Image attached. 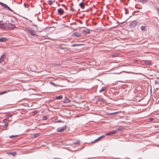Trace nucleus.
<instances>
[{
  "instance_id": "nucleus-1",
  "label": "nucleus",
  "mask_w": 159,
  "mask_h": 159,
  "mask_svg": "<svg viewBox=\"0 0 159 159\" xmlns=\"http://www.w3.org/2000/svg\"><path fill=\"white\" fill-rule=\"evenodd\" d=\"M25 31L29 33L31 35L34 36H37V35L35 34V32L34 30H32V28H26L25 29Z\"/></svg>"
},
{
  "instance_id": "nucleus-2",
  "label": "nucleus",
  "mask_w": 159,
  "mask_h": 159,
  "mask_svg": "<svg viewBox=\"0 0 159 159\" xmlns=\"http://www.w3.org/2000/svg\"><path fill=\"white\" fill-rule=\"evenodd\" d=\"M84 29H80V32L82 33V34L84 35H86V34H89L90 33V30L88 29L84 28Z\"/></svg>"
},
{
  "instance_id": "nucleus-3",
  "label": "nucleus",
  "mask_w": 159,
  "mask_h": 159,
  "mask_svg": "<svg viewBox=\"0 0 159 159\" xmlns=\"http://www.w3.org/2000/svg\"><path fill=\"white\" fill-rule=\"evenodd\" d=\"M87 5L84 3L83 1L80 2V7L82 9H84L85 10L83 11H81L82 12L85 11H88V10L87 8L85 9V7H87Z\"/></svg>"
},
{
  "instance_id": "nucleus-4",
  "label": "nucleus",
  "mask_w": 159,
  "mask_h": 159,
  "mask_svg": "<svg viewBox=\"0 0 159 159\" xmlns=\"http://www.w3.org/2000/svg\"><path fill=\"white\" fill-rule=\"evenodd\" d=\"M138 24V22L136 21H132L130 25H129V27L130 28H133L135 26H136Z\"/></svg>"
},
{
  "instance_id": "nucleus-5",
  "label": "nucleus",
  "mask_w": 159,
  "mask_h": 159,
  "mask_svg": "<svg viewBox=\"0 0 159 159\" xmlns=\"http://www.w3.org/2000/svg\"><path fill=\"white\" fill-rule=\"evenodd\" d=\"M81 102H80V109H84L87 104L86 102L85 101Z\"/></svg>"
},
{
  "instance_id": "nucleus-6",
  "label": "nucleus",
  "mask_w": 159,
  "mask_h": 159,
  "mask_svg": "<svg viewBox=\"0 0 159 159\" xmlns=\"http://www.w3.org/2000/svg\"><path fill=\"white\" fill-rule=\"evenodd\" d=\"M66 128V125H65L63 127H59L57 129V132H61L65 130Z\"/></svg>"
},
{
  "instance_id": "nucleus-7",
  "label": "nucleus",
  "mask_w": 159,
  "mask_h": 159,
  "mask_svg": "<svg viewBox=\"0 0 159 159\" xmlns=\"http://www.w3.org/2000/svg\"><path fill=\"white\" fill-rule=\"evenodd\" d=\"M6 26L8 28V29L12 30L16 27L15 26L11 23H8L7 24Z\"/></svg>"
},
{
  "instance_id": "nucleus-8",
  "label": "nucleus",
  "mask_w": 159,
  "mask_h": 159,
  "mask_svg": "<svg viewBox=\"0 0 159 159\" xmlns=\"http://www.w3.org/2000/svg\"><path fill=\"white\" fill-rule=\"evenodd\" d=\"M6 54L4 53L2 54L0 58V63L4 61L6 58Z\"/></svg>"
},
{
  "instance_id": "nucleus-9",
  "label": "nucleus",
  "mask_w": 159,
  "mask_h": 159,
  "mask_svg": "<svg viewBox=\"0 0 159 159\" xmlns=\"http://www.w3.org/2000/svg\"><path fill=\"white\" fill-rule=\"evenodd\" d=\"M8 39L5 37L0 38V42H5L7 41Z\"/></svg>"
},
{
  "instance_id": "nucleus-10",
  "label": "nucleus",
  "mask_w": 159,
  "mask_h": 159,
  "mask_svg": "<svg viewBox=\"0 0 159 159\" xmlns=\"http://www.w3.org/2000/svg\"><path fill=\"white\" fill-rule=\"evenodd\" d=\"M105 137V136L104 135H102L101 136L98 137V139H96L95 140L91 142V143H93L97 141H99L101 139Z\"/></svg>"
},
{
  "instance_id": "nucleus-11",
  "label": "nucleus",
  "mask_w": 159,
  "mask_h": 159,
  "mask_svg": "<svg viewBox=\"0 0 159 159\" xmlns=\"http://www.w3.org/2000/svg\"><path fill=\"white\" fill-rule=\"evenodd\" d=\"M58 12L59 15H61L64 13V11L61 8H59L58 10Z\"/></svg>"
},
{
  "instance_id": "nucleus-12",
  "label": "nucleus",
  "mask_w": 159,
  "mask_h": 159,
  "mask_svg": "<svg viewBox=\"0 0 159 159\" xmlns=\"http://www.w3.org/2000/svg\"><path fill=\"white\" fill-rule=\"evenodd\" d=\"M87 25L86 22L85 21H84V25H80V29H82L85 28L86 26Z\"/></svg>"
},
{
  "instance_id": "nucleus-13",
  "label": "nucleus",
  "mask_w": 159,
  "mask_h": 159,
  "mask_svg": "<svg viewBox=\"0 0 159 159\" xmlns=\"http://www.w3.org/2000/svg\"><path fill=\"white\" fill-rule=\"evenodd\" d=\"M70 100L68 98L66 97L65 99L63 102V103H68L70 102Z\"/></svg>"
},
{
  "instance_id": "nucleus-14",
  "label": "nucleus",
  "mask_w": 159,
  "mask_h": 159,
  "mask_svg": "<svg viewBox=\"0 0 159 159\" xmlns=\"http://www.w3.org/2000/svg\"><path fill=\"white\" fill-rule=\"evenodd\" d=\"M16 152H11L7 153V154L8 155H13V156H14L15 155H16Z\"/></svg>"
},
{
  "instance_id": "nucleus-15",
  "label": "nucleus",
  "mask_w": 159,
  "mask_h": 159,
  "mask_svg": "<svg viewBox=\"0 0 159 159\" xmlns=\"http://www.w3.org/2000/svg\"><path fill=\"white\" fill-rule=\"evenodd\" d=\"M139 2H141L142 4L145 3L147 1V0H138Z\"/></svg>"
},
{
  "instance_id": "nucleus-16",
  "label": "nucleus",
  "mask_w": 159,
  "mask_h": 159,
  "mask_svg": "<svg viewBox=\"0 0 159 159\" xmlns=\"http://www.w3.org/2000/svg\"><path fill=\"white\" fill-rule=\"evenodd\" d=\"M9 91V90H6L4 91H2L0 92V95H2L6 93Z\"/></svg>"
},
{
  "instance_id": "nucleus-17",
  "label": "nucleus",
  "mask_w": 159,
  "mask_h": 159,
  "mask_svg": "<svg viewBox=\"0 0 159 159\" xmlns=\"http://www.w3.org/2000/svg\"><path fill=\"white\" fill-rule=\"evenodd\" d=\"M145 63L148 65L150 66L151 65V63L148 61H145Z\"/></svg>"
},
{
  "instance_id": "nucleus-18",
  "label": "nucleus",
  "mask_w": 159,
  "mask_h": 159,
  "mask_svg": "<svg viewBox=\"0 0 159 159\" xmlns=\"http://www.w3.org/2000/svg\"><path fill=\"white\" fill-rule=\"evenodd\" d=\"M62 98V96L61 95H59L58 97H56V99H61Z\"/></svg>"
},
{
  "instance_id": "nucleus-19",
  "label": "nucleus",
  "mask_w": 159,
  "mask_h": 159,
  "mask_svg": "<svg viewBox=\"0 0 159 159\" xmlns=\"http://www.w3.org/2000/svg\"><path fill=\"white\" fill-rule=\"evenodd\" d=\"M50 84H52L55 87H57L58 86V85L56 84H54V83L52 82H51V81L50 82Z\"/></svg>"
},
{
  "instance_id": "nucleus-20",
  "label": "nucleus",
  "mask_w": 159,
  "mask_h": 159,
  "mask_svg": "<svg viewBox=\"0 0 159 159\" xmlns=\"http://www.w3.org/2000/svg\"><path fill=\"white\" fill-rule=\"evenodd\" d=\"M146 28V27L145 26H142L141 27V29L143 31L145 30Z\"/></svg>"
},
{
  "instance_id": "nucleus-21",
  "label": "nucleus",
  "mask_w": 159,
  "mask_h": 159,
  "mask_svg": "<svg viewBox=\"0 0 159 159\" xmlns=\"http://www.w3.org/2000/svg\"><path fill=\"white\" fill-rule=\"evenodd\" d=\"M1 5L2 6H3L4 7H6V8H7V7H8V6L7 5L4 4L3 3H1Z\"/></svg>"
},
{
  "instance_id": "nucleus-22",
  "label": "nucleus",
  "mask_w": 159,
  "mask_h": 159,
  "mask_svg": "<svg viewBox=\"0 0 159 159\" xmlns=\"http://www.w3.org/2000/svg\"><path fill=\"white\" fill-rule=\"evenodd\" d=\"M40 135V134L39 133H37L34 134V137L36 138Z\"/></svg>"
},
{
  "instance_id": "nucleus-23",
  "label": "nucleus",
  "mask_w": 159,
  "mask_h": 159,
  "mask_svg": "<svg viewBox=\"0 0 159 159\" xmlns=\"http://www.w3.org/2000/svg\"><path fill=\"white\" fill-rule=\"evenodd\" d=\"M111 134H115L117 133V131L116 130H113V131H111Z\"/></svg>"
},
{
  "instance_id": "nucleus-24",
  "label": "nucleus",
  "mask_w": 159,
  "mask_h": 159,
  "mask_svg": "<svg viewBox=\"0 0 159 159\" xmlns=\"http://www.w3.org/2000/svg\"><path fill=\"white\" fill-rule=\"evenodd\" d=\"M48 3L50 5H51L52 4L53 2L51 0H49L48 1Z\"/></svg>"
},
{
  "instance_id": "nucleus-25",
  "label": "nucleus",
  "mask_w": 159,
  "mask_h": 159,
  "mask_svg": "<svg viewBox=\"0 0 159 159\" xmlns=\"http://www.w3.org/2000/svg\"><path fill=\"white\" fill-rule=\"evenodd\" d=\"M105 88L104 87H102L101 88V89H100L99 90V92H102V91H104L105 90Z\"/></svg>"
},
{
  "instance_id": "nucleus-26",
  "label": "nucleus",
  "mask_w": 159,
  "mask_h": 159,
  "mask_svg": "<svg viewBox=\"0 0 159 159\" xmlns=\"http://www.w3.org/2000/svg\"><path fill=\"white\" fill-rule=\"evenodd\" d=\"M24 6L25 8H27L29 7V5H27L26 3H25Z\"/></svg>"
},
{
  "instance_id": "nucleus-27",
  "label": "nucleus",
  "mask_w": 159,
  "mask_h": 159,
  "mask_svg": "<svg viewBox=\"0 0 159 159\" xmlns=\"http://www.w3.org/2000/svg\"><path fill=\"white\" fill-rule=\"evenodd\" d=\"M118 54L117 53H115L113 54L112 55V57H115L117 56Z\"/></svg>"
},
{
  "instance_id": "nucleus-28",
  "label": "nucleus",
  "mask_w": 159,
  "mask_h": 159,
  "mask_svg": "<svg viewBox=\"0 0 159 159\" xmlns=\"http://www.w3.org/2000/svg\"><path fill=\"white\" fill-rule=\"evenodd\" d=\"M55 123H60V122H62V123H64L65 122H64V121H62L61 120H58L57 121H56L55 122Z\"/></svg>"
},
{
  "instance_id": "nucleus-29",
  "label": "nucleus",
  "mask_w": 159,
  "mask_h": 159,
  "mask_svg": "<svg viewBox=\"0 0 159 159\" xmlns=\"http://www.w3.org/2000/svg\"><path fill=\"white\" fill-rule=\"evenodd\" d=\"M118 113V112H113V113H110V114H109V115H114V114H116L117 113Z\"/></svg>"
},
{
  "instance_id": "nucleus-30",
  "label": "nucleus",
  "mask_w": 159,
  "mask_h": 159,
  "mask_svg": "<svg viewBox=\"0 0 159 159\" xmlns=\"http://www.w3.org/2000/svg\"><path fill=\"white\" fill-rule=\"evenodd\" d=\"M11 116V114H7V115H6V116L7 118H9V117H10Z\"/></svg>"
},
{
  "instance_id": "nucleus-31",
  "label": "nucleus",
  "mask_w": 159,
  "mask_h": 159,
  "mask_svg": "<svg viewBox=\"0 0 159 159\" xmlns=\"http://www.w3.org/2000/svg\"><path fill=\"white\" fill-rule=\"evenodd\" d=\"M47 119V116H43V120H46Z\"/></svg>"
},
{
  "instance_id": "nucleus-32",
  "label": "nucleus",
  "mask_w": 159,
  "mask_h": 159,
  "mask_svg": "<svg viewBox=\"0 0 159 159\" xmlns=\"http://www.w3.org/2000/svg\"><path fill=\"white\" fill-rule=\"evenodd\" d=\"M122 130V129L120 128H117L116 129V130L117 131V133L118 131H120Z\"/></svg>"
},
{
  "instance_id": "nucleus-33",
  "label": "nucleus",
  "mask_w": 159,
  "mask_h": 159,
  "mask_svg": "<svg viewBox=\"0 0 159 159\" xmlns=\"http://www.w3.org/2000/svg\"><path fill=\"white\" fill-rule=\"evenodd\" d=\"M8 126V124H5L3 126V127L4 128H6Z\"/></svg>"
},
{
  "instance_id": "nucleus-34",
  "label": "nucleus",
  "mask_w": 159,
  "mask_h": 159,
  "mask_svg": "<svg viewBox=\"0 0 159 159\" xmlns=\"http://www.w3.org/2000/svg\"><path fill=\"white\" fill-rule=\"evenodd\" d=\"M17 136V135H16V136H14V135H11V136H10L9 137L10 138H15Z\"/></svg>"
},
{
  "instance_id": "nucleus-35",
  "label": "nucleus",
  "mask_w": 159,
  "mask_h": 159,
  "mask_svg": "<svg viewBox=\"0 0 159 159\" xmlns=\"http://www.w3.org/2000/svg\"><path fill=\"white\" fill-rule=\"evenodd\" d=\"M111 134V132H109V133L106 134V136H108V135H110Z\"/></svg>"
},
{
  "instance_id": "nucleus-36",
  "label": "nucleus",
  "mask_w": 159,
  "mask_h": 159,
  "mask_svg": "<svg viewBox=\"0 0 159 159\" xmlns=\"http://www.w3.org/2000/svg\"><path fill=\"white\" fill-rule=\"evenodd\" d=\"M80 45V44H74L72 45V46H78Z\"/></svg>"
},
{
  "instance_id": "nucleus-37",
  "label": "nucleus",
  "mask_w": 159,
  "mask_h": 159,
  "mask_svg": "<svg viewBox=\"0 0 159 159\" xmlns=\"http://www.w3.org/2000/svg\"><path fill=\"white\" fill-rule=\"evenodd\" d=\"M74 144H80V141H77L75 143H74Z\"/></svg>"
},
{
  "instance_id": "nucleus-38",
  "label": "nucleus",
  "mask_w": 159,
  "mask_h": 159,
  "mask_svg": "<svg viewBox=\"0 0 159 159\" xmlns=\"http://www.w3.org/2000/svg\"><path fill=\"white\" fill-rule=\"evenodd\" d=\"M3 25L2 24L1 25H0V29H2L3 27Z\"/></svg>"
},
{
  "instance_id": "nucleus-39",
  "label": "nucleus",
  "mask_w": 159,
  "mask_h": 159,
  "mask_svg": "<svg viewBox=\"0 0 159 159\" xmlns=\"http://www.w3.org/2000/svg\"><path fill=\"white\" fill-rule=\"evenodd\" d=\"M155 84H159V82H158V81H157V80H155Z\"/></svg>"
},
{
  "instance_id": "nucleus-40",
  "label": "nucleus",
  "mask_w": 159,
  "mask_h": 159,
  "mask_svg": "<svg viewBox=\"0 0 159 159\" xmlns=\"http://www.w3.org/2000/svg\"><path fill=\"white\" fill-rule=\"evenodd\" d=\"M149 120L150 121H152L154 120V118H151L149 119Z\"/></svg>"
},
{
  "instance_id": "nucleus-41",
  "label": "nucleus",
  "mask_w": 159,
  "mask_h": 159,
  "mask_svg": "<svg viewBox=\"0 0 159 159\" xmlns=\"http://www.w3.org/2000/svg\"><path fill=\"white\" fill-rule=\"evenodd\" d=\"M73 35H75L76 36H77L78 37H79L80 36V34H75V33H74L73 34Z\"/></svg>"
},
{
  "instance_id": "nucleus-42",
  "label": "nucleus",
  "mask_w": 159,
  "mask_h": 159,
  "mask_svg": "<svg viewBox=\"0 0 159 159\" xmlns=\"http://www.w3.org/2000/svg\"><path fill=\"white\" fill-rule=\"evenodd\" d=\"M7 8L8 10H10V11H12L11 10V8L9 7L8 6V7H7Z\"/></svg>"
},
{
  "instance_id": "nucleus-43",
  "label": "nucleus",
  "mask_w": 159,
  "mask_h": 159,
  "mask_svg": "<svg viewBox=\"0 0 159 159\" xmlns=\"http://www.w3.org/2000/svg\"><path fill=\"white\" fill-rule=\"evenodd\" d=\"M7 119H5L3 120V121L4 122H6L7 121Z\"/></svg>"
},
{
  "instance_id": "nucleus-44",
  "label": "nucleus",
  "mask_w": 159,
  "mask_h": 159,
  "mask_svg": "<svg viewBox=\"0 0 159 159\" xmlns=\"http://www.w3.org/2000/svg\"><path fill=\"white\" fill-rule=\"evenodd\" d=\"M33 26H35V27L36 28V30H38V27H37V25H33Z\"/></svg>"
},
{
  "instance_id": "nucleus-45",
  "label": "nucleus",
  "mask_w": 159,
  "mask_h": 159,
  "mask_svg": "<svg viewBox=\"0 0 159 159\" xmlns=\"http://www.w3.org/2000/svg\"><path fill=\"white\" fill-rule=\"evenodd\" d=\"M70 10L71 11H74V9L73 8H71V7L70 8Z\"/></svg>"
},
{
  "instance_id": "nucleus-46",
  "label": "nucleus",
  "mask_w": 159,
  "mask_h": 159,
  "mask_svg": "<svg viewBox=\"0 0 159 159\" xmlns=\"http://www.w3.org/2000/svg\"><path fill=\"white\" fill-rule=\"evenodd\" d=\"M82 97H83V96H82V95H80V99L82 98Z\"/></svg>"
},
{
  "instance_id": "nucleus-47",
  "label": "nucleus",
  "mask_w": 159,
  "mask_h": 159,
  "mask_svg": "<svg viewBox=\"0 0 159 159\" xmlns=\"http://www.w3.org/2000/svg\"><path fill=\"white\" fill-rule=\"evenodd\" d=\"M80 46H82V45H83V44H80Z\"/></svg>"
},
{
  "instance_id": "nucleus-48",
  "label": "nucleus",
  "mask_w": 159,
  "mask_h": 159,
  "mask_svg": "<svg viewBox=\"0 0 159 159\" xmlns=\"http://www.w3.org/2000/svg\"><path fill=\"white\" fill-rule=\"evenodd\" d=\"M60 49H65V48H61Z\"/></svg>"
},
{
  "instance_id": "nucleus-49",
  "label": "nucleus",
  "mask_w": 159,
  "mask_h": 159,
  "mask_svg": "<svg viewBox=\"0 0 159 159\" xmlns=\"http://www.w3.org/2000/svg\"><path fill=\"white\" fill-rule=\"evenodd\" d=\"M80 24H82V22H81L80 21Z\"/></svg>"
},
{
  "instance_id": "nucleus-50",
  "label": "nucleus",
  "mask_w": 159,
  "mask_h": 159,
  "mask_svg": "<svg viewBox=\"0 0 159 159\" xmlns=\"http://www.w3.org/2000/svg\"><path fill=\"white\" fill-rule=\"evenodd\" d=\"M2 73V71L0 70V74L1 73Z\"/></svg>"
},
{
  "instance_id": "nucleus-51",
  "label": "nucleus",
  "mask_w": 159,
  "mask_h": 159,
  "mask_svg": "<svg viewBox=\"0 0 159 159\" xmlns=\"http://www.w3.org/2000/svg\"><path fill=\"white\" fill-rule=\"evenodd\" d=\"M1 3H2V2H0V5H1Z\"/></svg>"
},
{
  "instance_id": "nucleus-52",
  "label": "nucleus",
  "mask_w": 159,
  "mask_h": 159,
  "mask_svg": "<svg viewBox=\"0 0 159 159\" xmlns=\"http://www.w3.org/2000/svg\"><path fill=\"white\" fill-rule=\"evenodd\" d=\"M158 38L159 39V35L158 36Z\"/></svg>"
},
{
  "instance_id": "nucleus-53",
  "label": "nucleus",
  "mask_w": 159,
  "mask_h": 159,
  "mask_svg": "<svg viewBox=\"0 0 159 159\" xmlns=\"http://www.w3.org/2000/svg\"><path fill=\"white\" fill-rule=\"evenodd\" d=\"M83 79H82V80H81V82H82V81H83Z\"/></svg>"
},
{
  "instance_id": "nucleus-54",
  "label": "nucleus",
  "mask_w": 159,
  "mask_h": 159,
  "mask_svg": "<svg viewBox=\"0 0 159 159\" xmlns=\"http://www.w3.org/2000/svg\"><path fill=\"white\" fill-rule=\"evenodd\" d=\"M103 100V99L102 98L101 100Z\"/></svg>"
},
{
  "instance_id": "nucleus-55",
  "label": "nucleus",
  "mask_w": 159,
  "mask_h": 159,
  "mask_svg": "<svg viewBox=\"0 0 159 159\" xmlns=\"http://www.w3.org/2000/svg\"><path fill=\"white\" fill-rule=\"evenodd\" d=\"M62 6H64L63 4H62Z\"/></svg>"
},
{
  "instance_id": "nucleus-56",
  "label": "nucleus",
  "mask_w": 159,
  "mask_h": 159,
  "mask_svg": "<svg viewBox=\"0 0 159 159\" xmlns=\"http://www.w3.org/2000/svg\"><path fill=\"white\" fill-rule=\"evenodd\" d=\"M78 11H80V9H78Z\"/></svg>"
},
{
  "instance_id": "nucleus-57",
  "label": "nucleus",
  "mask_w": 159,
  "mask_h": 159,
  "mask_svg": "<svg viewBox=\"0 0 159 159\" xmlns=\"http://www.w3.org/2000/svg\"><path fill=\"white\" fill-rule=\"evenodd\" d=\"M1 24H1L0 23V25H1Z\"/></svg>"
}]
</instances>
